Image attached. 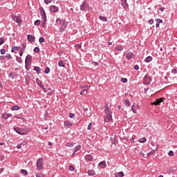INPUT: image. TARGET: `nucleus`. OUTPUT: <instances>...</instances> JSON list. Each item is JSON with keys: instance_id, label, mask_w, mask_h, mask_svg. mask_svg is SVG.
Returning a JSON list of instances; mask_svg holds the SVG:
<instances>
[{"instance_id": "nucleus-14", "label": "nucleus", "mask_w": 177, "mask_h": 177, "mask_svg": "<svg viewBox=\"0 0 177 177\" xmlns=\"http://www.w3.org/2000/svg\"><path fill=\"white\" fill-rule=\"evenodd\" d=\"M64 127H66L67 128H71L73 127V123L70 122L68 120H66L64 122Z\"/></svg>"}, {"instance_id": "nucleus-31", "label": "nucleus", "mask_w": 177, "mask_h": 177, "mask_svg": "<svg viewBox=\"0 0 177 177\" xmlns=\"http://www.w3.org/2000/svg\"><path fill=\"white\" fill-rule=\"evenodd\" d=\"M30 61H31V55H27L26 58V64H27V62Z\"/></svg>"}, {"instance_id": "nucleus-18", "label": "nucleus", "mask_w": 177, "mask_h": 177, "mask_svg": "<svg viewBox=\"0 0 177 177\" xmlns=\"http://www.w3.org/2000/svg\"><path fill=\"white\" fill-rule=\"evenodd\" d=\"M27 145V142L23 141L22 143L19 144L17 147V149H21V147H24V146Z\"/></svg>"}, {"instance_id": "nucleus-41", "label": "nucleus", "mask_w": 177, "mask_h": 177, "mask_svg": "<svg viewBox=\"0 0 177 177\" xmlns=\"http://www.w3.org/2000/svg\"><path fill=\"white\" fill-rule=\"evenodd\" d=\"M174 153L173 151H169L168 155H169L170 157H174Z\"/></svg>"}, {"instance_id": "nucleus-26", "label": "nucleus", "mask_w": 177, "mask_h": 177, "mask_svg": "<svg viewBox=\"0 0 177 177\" xmlns=\"http://www.w3.org/2000/svg\"><path fill=\"white\" fill-rule=\"evenodd\" d=\"M19 109H20V108L19 107V106L15 105V106H14L12 107L11 110H12V111H15L19 110Z\"/></svg>"}, {"instance_id": "nucleus-30", "label": "nucleus", "mask_w": 177, "mask_h": 177, "mask_svg": "<svg viewBox=\"0 0 177 177\" xmlns=\"http://www.w3.org/2000/svg\"><path fill=\"white\" fill-rule=\"evenodd\" d=\"M100 20H102V21H107V17L100 16Z\"/></svg>"}, {"instance_id": "nucleus-28", "label": "nucleus", "mask_w": 177, "mask_h": 177, "mask_svg": "<svg viewBox=\"0 0 177 177\" xmlns=\"http://www.w3.org/2000/svg\"><path fill=\"white\" fill-rule=\"evenodd\" d=\"M58 66H59V67H66V66L64 65V63L63 62V61H59V62H58Z\"/></svg>"}, {"instance_id": "nucleus-17", "label": "nucleus", "mask_w": 177, "mask_h": 177, "mask_svg": "<svg viewBox=\"0 0 177 177\" xmlns=\"http://www.w3.org/2000/svg\"><path fill=\"white\" fill-rule=\"evenodd\" d=\"M66 21L61 19L60 18L57 19L56 23L58 26H62V24H64Z\"/></svg>"}, {"instance_id": "nucleus-9", "label": "nucleus", "mask_w": 177, "mask_h": 177, "mask_svg": "<svg viewBox=\"0 0 177 177\" xmlns=\"http://www.w3.org/2000/svg\"><path fill=\"white\" fill-rule=\"evenodd\" d=\"M131 110L134 114H136V113L139 111V106L136 104H133L131 106Z\"/></svg>"}, {"instance_id": "nucleus-7", "label": "nucleus", "mask_w": 177, "mask_h": 177, "mask_svg": "<svg viewBox=\"0 0 177 177\" xmlns=\"http://www.w3.org/2000/svg\"><path fill=\"white\" fill-rule=\"evenodd\" d=\"M164 102V98H159L157 99L155 102H151V106H158L160 104Z\"/></svg>"}, {"instance_id": "nucleus-5", "label": "nucleus", "mask_w": 177, "mask_h": 177, "mask_svg": "<svg viewBox=\"0 0 177 177\" xmlns=\"http://www.w3.org/2000/svg\"><path fill=\"white\" fill-rule=\"evenodd\" d=\"M41 27L45 28V24L46 23V13L45 10L41 11Z\"/></svg>"}, {"instance_id": "nucleus-59", "label": "nucleus", "mask_w": 177, "mask_h": 177, "mask_svg": "<svg viewBox=\"0 0 177 177\" xmlns=\"http://www.w3.org/2000/svg\"><path fill=\"white\" fill-rule=\"evenodd\" d=\"M76 48H81V45L77 44V45H76Z\"/></svg>"}, {"instance_id": "nucleus-11", "label": "nucleus", "mask_w": 177, "mask_h": 177, "mask_svg": "<svg viewBox=\"0 0 177 177\" xmlns=\"http://www.w3.org/2000/svg\"><path fill=\"white\" fill-rule=\"evenodd\" d=\"M66 27H67V23H66V21L64 22V24H61L59 28L60 32H63L66 30Z\"/></svg>"}, {"instance_id": "nucleus-15", "label": "nucleus", "mask_w": 177, "mask_h": 177, "mask_svg": "<svg viewBox=\"0 0 177 177\" xmlns=\"http://www.w3.org/2000/svg\"><path fill=\"white\" fill-rule=\"evenodd\" d=\"M10 117H12V114L10 113H3L2 114V118H3V120H8V118H10Z\"/></svg>"}, {"instance_id": "nucleus-35", "label": "nucleus", "mask_w": 177, "mask_h": 177, "mask_svg": "<svg viewBox=\"0 0 177 177\" xmlns=\"http://www.w3.org/2000/svg\"><path fill=\"white\" fill-rule=\"evenodd\" d=\"M34 24L35 26H39L41 24V21L39 19H37L36 20L35 22H34Z\"/></svg>"}, {"instance_id": "nucleus-12", "label": "nucleus", "mask_w": 177, "mask_h": 177, "mask_svg": "<svg viewBox=\"0 0 177 177\" xmlns=\"http://www.w3.org/2000/svg\"><path fill=\"white\" fill-rule=\"evenodd\" d=\"M36 82L39 86H40L41 88L43 89L44 92H48V90H46V88H44V85L41 84V81L39 79L36 80Z\"/></svg>"}, {"instance_id": "nucleus-38", "label": "nucleus", "mask_w": 177, "mask_h": 177, "mask_svg": "<svg viewBox=\"0 0 177 177\" xmlns=\"http://www.w3.org/2000/svg\"><path fill=\"white\" fill-rule=\"evenodd\" d=\"M34 52H35V53H39V48L35 47L34 48Z\"/></svg>"}, {"instance_id": "nucleus-32", "label": "nucleus", "mask_w": 177, "mask_h": 177, "mask_svg": "<svg viewBox=\"0 0 177 177\" xmlns=\"http://www.w3.org/2000/svg\"><path fill=\"white\" fill-rule=\"evenodd\" d=\"M47 91V92H45L46 93H47V95H48L49 96H52L53 95V91H50V88H48Z\"/></svg>"}, {"instance_id": "nucleus-52", "label": "nucleus", "mask_w": 177, "mask_h": 177, "mask_svg": "<svg viewBox=\"0 0 177 177\" xmlns=\"http://www.w3.org/2000/svg\"><path fill=\"white\" fill-rule=\"evenodd\" d=\"M153 23H154V20L150 19V20L149 21V24H153Z\"/></svg>"}, {"instance_id": "nucleus-53", "label": "nucleus", "mask_w": 177, "mask_h": 177, "mask_svg": "<svg viewBox=\"0 0 177 177\" xmlns=\"http://www.w3.org/2000/svg\"><path fill=\"white\" fill-rule=\"evenodd\" d=\"M171 73L173 74H176V73H177L176 69H172Z\"/></svg>"}, {"instance_id": "nucleus-13", "label": "nucleus", "mask_w": 177, "mask_h": 177, "mask_svg": "<svg viewBox=\"0 0 177 177\" xmlns=\"http://www.w3.org/2000/svg\"><path fill=\"white\" fill-rule=\"evenodd\" d=\"M99 168L104 169L107 165H106V161L103 160L100 162L98 165Z\"/></svg>"}, {"instance_id": "nucleus-55", "label": "nucleus", "mask_w": 177, "mask_h": 177, "mask_svg": "<svg viewBox=\"0 0 177 177\" xmlns=\"http://www.w3.org/2000/svg\"><path fill=\"white\" fill-rule=\"evenodd\" d=\"M3 155H1V156H0V161H3Z\"/></svg>"}, {"instance_id": "nucleus-47", "label": "nucleus", "mask_w": 177, "mask_h": 177, "mask_svg": "<svg viewBox=\"0 0 177 177\" xmlns=\"http://www.w3.org/2000/svg\"><path fill=\"white\" fill-rule=\"evenodd\" d=\"M1 55H5V53H6V50L3 48L1 50Z\"/></svg>"}, {"instance_id": "nucleus-3", "label": "nucleus", "mask_w": 177, "mask_h": 177, "mask_svg": "<svg viewBox=\"0 0 177 177\" xmlns=\"http://www.w3.org/2000/svg\"><path fill=\"white\" fill-rule=\"evenodd\" d=\"M14 131H15L17 133H19V135H27V133H28V129H20L19 127H15Z\"/></svg>"}, {"instance_id": "nucleus-19", "label": "nucleus", "mask_w": 177, "mask_h": 177, "mask_svg": "<svg viewBox=\"0 0 177 177\" xmlns=\"http://www.w3.org/2000/svg\"><path fill=\"white\" fill-rule=\"evenodd\" d=\"M35 39V37L31 35H28V40L29 41V42H34Z\"/></svg>"}, {"instance_id": "nucleus-48", "label": "nucleus", "mask_w": 177, "mask_h": 177, "mask_svg": "<svg viewBox=\"0 0 177 177\" xmlns=\"http://www.w3.org/2000/svg\"><path fill=\"white\" fill-rule=\"evenodd\" d=\"M3 42H5V40L3 39V38H0V45H2Z\"/></svg>"}, {"instance_id": "nucleus-51", "label": "nucleus", "mask_w": 177, "mask_h": 177, "mask_svg": "<svg viewBox=\"0 0 177 177\" xmlns=\"http://www.w3.org/2000/svg\"><path fill=\"white\" fill-rule=\"evenodd\" d=\"M6 57L7 59H12V55H10V54H7L6 56Z\"/></svg>"}, {"instance_id": "nucleus-34", "label": "nucleus", "mask_w": 177, "mask_h": 177, "mask_svg": "<svg viewBox=\"0 0 177 177\" xmlns=\"http://www.w3.org/2000/svg\"><path fill=\"white\" fill-rule=\"evenodd\" d=\"M146 140H147L146 138H141L139 139V142L140 143H145V142H146Z\"/></svg>"}, {"instance_id": "nucleus-43", "label": "nucleus", "mask_w": 177, "mask_h": 177, "mask_svg": "<svg viewBox=\"0 0 177 177\" xmlns=\"http://www.w3.org/2000/svg\"><path fill=\"white\" fill-rule=\"evenodd\" d=\"M52 2V0H44V3L48 5V3H50Z\"/></svg>"}, {"instance_id": "nucleus-49", "label": "nucleus", "mask_w": 177, "mask_h": 177, "mask_svg": "<svg viewBox=\"0 0 177 177\" xmlns=\"http://www.w3.org/2000/svg\"><path fill=\"white\" fill-rule=\"evenodd\" d=\"M69 117L70 118H74V117H75V115L74 113H70Z\"/></svg>"}, {"instance_id": "nucleus-25", "label": "nucleus", "mask_w": 177, "mask_h": 177, "mask_svg": "<svg viewBox=\"0 0 177 177\" xmlns=\"http://www.w3.org/2000/svg\"><path fill=\"white\" fill-rule=\"evenodd\" d=\"M88 175H89V176H93V175H95V170H88Z\"/></svg>"}, {"instance_id": "nucleus-20", "label": "nucleus", "mask_w": 177, "mask_h": 177, "mask_svg": "<svg viewBox=\"0 0 177 177\" xmlns=\"http://www.w3.org/2000/svg\"><path fill=\"white\" fill-rule=\"evenodd\" d=\"M121 6L124 8H127L128 6V3L127 2V0H120Z\"/></svg>"}, {"instance_id": "nucleus-60", "label": "nucleus", "mask_w": 177, "mask_h": 177, "mask_svg": "<svg viewBox=\"0 0 177 177\" xmlns=\"http://www.w3.org/2000/svg\"><path fill=\"white\" fill-rule=\"evenodd\" d=\"M19 56H23V51H21V52L19 53Z\"/></svg>"}, {"instance_id": "nucleus-16", "label": "nucleus", "mask_w": 177, "mask_h": 177, "mask_svg": "<svg viewBox=\"0 0 177 177\" xmlns=\"http://www.w3.org/2000/svg\"><path fill=\"white\" fill-rule=\"evenodd\" d=\"M93 160V156L91 154H87L85 156V160L86 161H92Z\"/></svg>"}, {"instance_id": "nucleus-10", "label": "nucleus", "mask_w": 177, "mask_h": 177, "mask_svg": "<svg viewBox=\"0 0 177 177\" xmlns=\"http://www.w3.org/2000/svg\"><path fill=\"white\" fill-rule=\"evenodd\" d=\"M50 11L53 12V13H57L59 12V8L56 6H51L50 7Z\"/></svg>"}, {"instance_id": "nucleus-54", "label": "nucleus", "mask_w": 177, "mask_h": 177, "mask_svg": "<svg viewBox=\"0 0 177 177\" xmlns=\"http://www.w3.org/2000/svg\"><path fill=\"white\" fill-rule=\"evenodd\" d=\"M36 176L37 177H41V176H42V174L41 173H38V174H36Z\"/></svg>"}, {"instance_id": "nucleus-62", "label": "nucleus", "mask_w": 177, "mask_h": 177, "mask_svg": "<svg viewBox=\"0 0 177 177\" xmlns=\"http://www.w3.org/2000/svg\"><path fill=\"white\" fill-rule=\"evenodd\" d=\"M48 146H53L52 142H48Z\"/></svg>"}, {"instance_id": "nucleus-40", "label": "nucleus", "mask_w": 177, "mask_h": 177, "mask_svg": "<svg viewBox=\"0 0 177 177\" xmlns=\"http://www.w3.org/2000/svg\"><path fill=\"white\" fill-rule=\"evenodd\" d=\"M50 72V69L47 67V68L45 69L44 73H45L46 74H49Z\"/></svg>"}, {"instance_id": "nucleus-2", "label": "nucleus", "mask_w": 177, "mask_h": 177, "mask_svg": "<svg viewBox=\"0 0 177 177\" xmlns=\"http://www.w3.org/2000/svg\"><path fill=\"white\" fill-rule=\"evenodd\" d=\"M11 19L18 24V26H21L23 21L20 15H16L15 14L12 13L10 15Z\"/></svg>"}, {"instance_id": "nucleus-22", "label": "nucleus", "mask_w": 177, "mask_h": 177, "mask_svg": "<svg viewBox=\"0 0 177 177\" xmlns=\"http://www.w3.org/2000/svg\"><path fill=\"white\" fill-rule=\"evenodd\" d=\"M124 106H126V107H129V106H131V102L129 101V100H124Z\"/></svg>"}, {"instance_id": "nucleus-39", "label": "nucleus", "mask_w": 177, "mask_h": 177, "mask_svg": "<svg viewBox=\"0 0 177 177\" xmlns=\"http://www.w3.org/2000/svg\"><path fill=\"white\" fill-rule=\"evenodd\" d=\"M121 81H122V82H123L124 84H125V82H128V79H127V78H124V77H122V78L121 79Z\"/></svg>"}, {"instance_id": "nucleus-57", "label": "nucleus", "mask_w": 177, "mask_h": 177, "mask_svg": "<svg viewBox=\"0 0 177 177\" xmlns=\"http://www.w3.org/2000/svg\"><path fill=\"white\" fill-rule=\"evenodd\" d=\"M5 59L4 56H0V60H3Z\"/></svg>"}, {"instance_id": "nucleus-29", "label": "nucleus", "mask_w": 177, "mask_h": 177, "mask_svg": "<svg viewBox=\"0 0 177 177\" xmlns=\"http://www.w3.org/2000/svg\"><path fill=\"white\" fill-rule=\"evenodd\" d=\"M16 50H19V47H17V46H14V47H12V50H11V52H12V53H15V52H16Z\"/></svg>"}, {"instance_id": "nucleus-44", "label": "nucleus", "mask_w": 177, "mask_h": 177, "mask_svg": "<svg viewBox=\"0 0 177 177\" xmlns=\"http://www.w3.org/2000/svg\"><path fill=\"white\" fill-rule=\"evenodd\" d=\"M115 49V50H120V51H121V50H122L124 48H123L122 47H116Z\"/></svg>"}, {"instance_id": "nucleus-63", "label": "nucleus", "mask_w": 177, "mask_h": 177, "mask_svg": "<svg viewBox=\"0 0 177 177\" xmlns=\"http://www.w3.org/2000/svg\"><path fill=\"white\" fill-rule=\"evenodd\" d=\"M140 156H145V153H143V152H140Z\"/></svg>"}, {"instance_id": "nucleus-46", "label": "nucleus", "mask_w": 177, "mask_h": 177, "mask_svg": "<svg viewBox=\"0 0 177 177\" xmlns=\"http://www.w3.org/2000/svg\"><path fill=\"white\" fill-rule=\"evenodd\" d=\"M91 128H92V123H89V124H88V127H87V129H88V131H90V129H91Z\"/></svg>"}, {"instance_id": "nucleus-23", "label": "nucleus", "mask_w": 177, "mask_h": 177, "mask_svg": "<svg viewBox=\"0 0 177 177\" xmlns=\"http://www.w3.org/2000/svg\"><path fill=\"white\" fill-rule=\"evenodd\" d=\"M81 149V145H77L75 148L73 154L72 156H74L75 153H77L80 149Z\"/></svg>"}, {"instance_id": "nucleus-24", "label": "nucleus", "mask_w": 177, "mask_h": 177, "mask_svg": "<svg viewBox=\"0 0 177 177\" xmlns=\"http://www.w3.org/2000/svg\"><path fill=\"white\" fill-rule=\"evenodd\" d=\"M151 60H153V57H152L151 56H148V57L145 59L146 63H150V62H151Z\"/></svg>"}, {"instance_id": "nucleus-56", "label": "nucleus", "mask_w": 177, "mask_h": 177, "mask_svg": "<svg viewBox=\"0 0 177 177\" xmlns=\"http://www.w3.org/2000/svg\"><path fill=\"white\" fill-rule=\"evenodd\" d=\"M134 68L136 70H139V66H138V65L134 66Z\"/></svg>"}, {"instance_id": "nucleus-33", "label": "nucleus", "mask_w": 177, "mask_h": 177, "mask_svg": "<svg viewBox=\"0 0 177 177\" xmlns=\"http://www.w3.org/2000/svg\"><path fill=\"white\" fill-rule=\"evenodd\" d=\"M66 147H74V144L71 143V142H67L66 144Z\"/></svg>"}, {"instance_id": "nucleus-8", "label": "nucleus", "mask_w": 177, "mask_h": 177, "mask_svg": "<svg viewBox=\"0 0 177 177\" xmlns=\"http://www.w3.org/2000/svg\"><path fill=\"white\" fill-rule=\"evenodd\" d=\"M92 9V8L89 7V6L88 5V3H86V1H84L83 3H82V5L80 6V9L82 10H86V9Z\"/></svg>"}, {"instance_id": "nucleus-4", "label": "nucleus", "mask_w": 177, "mask_h": 177, "mask_svg": "<svg viewBox=\"0 0 177 177\" xmlns=\"http://www.w3.org/2000/svg\"><path fill=\"white\" fill-rule=\"evenodd\" d=\"M37 171H41L44 168V159L39 158L36 162Z\"/></svg>"}, {"instance_id": "nucleus-42", "label": "nucleus", "mask_w": 177, "mask_h": 177, "mask_svg": "<svg viewBox=\"0 0 177 177\" xmlns=\"http://www.w3.org/2000/svg\"><path fill=\"white\" fill-rule=\"evenodd\" d=\"M44 41H45V39H44V37H41L39 39V42H40V44H43Z\"/></svg>"}, {"instance_id": "nucleus-27", "label": "nucleus", "mask_w": 177, "mask_h": 177, "mask_svg": "<svg viewBox=\"0 0 177 177\" xmlns=\"http://www.w3.org/2000/svg\"><path fill=\"white\" fill-rule=\"evenodd\" d=\"M34 70H35V71L37 72V74H39V73H41V71H40L41 68L38 66H35L34 68Z\"/></svg>"}, {"instance_id": "nucleus-50", "label": "nucleus", "mask_w": 177, "mask_h": 177, "mask_svg": "<svg viewBox=\"0 0 177 177\" xmlns=\"http://www.w3.org/2000/svg\"><path fill=\"white\" fill-rule=\"evenodd\" d=\"M68 169H69V171H74V167L71 165V166H69Z\"/></svg>"}, {"instance_id": "nucleus-6", "label": "nucleus", "mask_w": 177, "mask_h": 177, "mask_svg": "<svg viewBox=\"0 0 177 177\" xmlns=\"http://www.w3.org/2000/svg\"><path fill=\"white\" fill-rule=\"evenodd\" d=\"M151 82V77H150L149 75H146L142 80V84H144V85H150Z\"/></svg>"}, {"instance_id": "nucleus-36", "label": "nucleus", "mask_w": 177, "mask_h": 177, "mask_svg": "<svg viewBox=\"0 0 177 177\" xmlns=\"http://www.w3.org/2000/svg\"><path fill=\"white\" fill-rule=\"evenodd\" d=\"M88 89H89V88L88 86H85V87L82 86V92H88Z\"/></svg>"}, {"instance_id": "nucleus-58", "label": "nucleus", "mask_w": 177, "mask_h": 177, "mask_svg": "<svg viewBox=\"0 0 177 177\" xmlns=\"http://www.w3.org/2000/svg\"><path fill=\"white\" fill-rule=\"evenodd\" d=\"M151 154H152L151 152L148 153H147V157H150V156H151Z\"/></svg>"}, {"instance_id": "nucleus-64", "label": "nucleus", "mask_w": 177, "mask_h": 177, "mask_svg": "<svg viewBox=\"0 0 177 177\" xmlns=\"http://www.w3.org/2000/svg\"><path fill=\"white\" fill-rule=\"evenodd\" d=\"M160 10L162 12L164 10V8H161Z\"/></svg>"}, {"instance_id": "nucleus-45", "label": "nucleus", "mask_w": 177, "mask_h": 177, "mask_svg": "<svg viewBox=\"0 0 177 177\" xmlns=\"http://www.w3.org/2000/svg\"><path fill=\"white\" fill-rule=\"evenodd\" d=\"M156 23H158V24L162 23V20H161L160 19H156Z\"/></svg>"}, {"instance_id": "nucleus-61", "label": "nucleus", "mask_w": 177, "mask_h": 177, "mask_svg": "<svg viewBox=\"0 0 177 177\" xmlns=\"http://www.w3.org/2000/svg\"><path fill=\"white\" fill-rule=\"evenodd\" d=\"M156 27H160V24L157 23V24H156Z\"/></svg>"}, {"instance_id": "nucleus-1", "label": "nucleus", "mask_w": 177, "mask_h": 177, "mask_svg": "<svg viewBox=\"0 0 177 177\" xmlns=\"http://www.w3.org/2000/svg\"><path fill=\"white\" fill-rule=\"evenodd\" d=\"M105 118H104V122H110L111 120H113V116L111 115L112 112L109 109V104H106V106L105 108Z\"/></svg>"}, {"instance_id": "nucleus-37", "label": "nucleus", "mask_w": 177, "mask_h": 177, "mask_svg": "<svg viewBox=\"0 0 177 177\" xmlns=\"http://www.w3.org/2000/svg\"><path fill=\"white\" fill-rule=\"evenodd\" d=\"M21 174H23V175H28V173L25 169H21Z\"/></svg>"}, {"instance_id": "nucleus-21", "label": "nucleus", "mask_w": 177, "mask_h": 177, "mask_svg": "<svg viewBox=\"0 0 177 177\" xmlns=\"http://www.w3.org/2000/svg\"><path fill=\"white\" fill-rule=\"evenodd\" d=\"M125 57H127V59L130 60V59H132V57H133V54L132 53H129L125 55Z\"/></svg>"}]
</instances>
